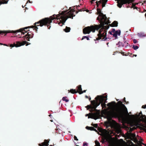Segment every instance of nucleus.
Returning a JSON list of instances; mask_svg holds the SVG:
<instances>
[{
  "mask_svg": "<svg viewBox=\"0 0 146 146\" xmlns=\"http://www.w3.org/2000/svg\"><path fill=\"white\" fill-rule=\"evenodd\" d=\"M109 28V26H104V24L96 25L94 26L92 25L88 26L84 28L83 30V32L84 34H89L91 31L94 32L96 30H98L101 29L99 31V33L98 35V37L97 39L99 40L102 39L103 40H105L107 39L106 37L107 30Z\"/></svg>",
  "mask_w": 146,
  "mask_h": 146,
  "instance_id": "obj_1",
  "label": "nucleus"
},
{
  "mask_svg": "<svg viewBox=\"0 0 146 146\" xmlns=\"http://www.w3.org/2000/svg\"><path fill=\"white\" fill-rule=\"evenodd\" d=\"M51 23V21L49 19L45 18L40 20L37 22L35 23L34 24V25L25 27L15 31L10 30V33H17V32H21L20 33L21 35H24L25 33H27L28 31H29V30H28L27 29H28L30 28H34L33 30L35 29L36 32H37V29H38L37 27L40 26L42 27L44 25L46 26L48 29H49L51 27L50 25Z\"/></svg>",
  "mask_w": 146,
  "mask_h": 146,
  "instance_id": "obj_2",
  "label": "nucleus"
},
{
  "mask_svg": "<svg viewBox=\"0 0 146 146\" xmlns=\"http://www.w3.org/2000/svg\"><path fill=\"white\" fill-rule=\"evenodd\" d=\"M74 11V10L72 9L67 13V16H66L64 15V13L62 12V15L60 16V15H54L50 17L49 19L51 21L54 19H59L60 20V22L58 23V25L60 26H62L63 25H64V23L66 21L68 18L73 19V13H72Z\"/></svg>",
  "mask_w": 146,
  "mask_h": 146,
  "instance_id": "obj_3",
  "label": "nucleus"
},
{
  "mask_svg": "<svg viewBox=\"0 0 146 146\" xmlns=\"http://www.w3.org/2000/svg\"><path fill=\"white\" fill-rule=\"evenodd\" d=\"M121 114L120 112L118 111H112L108 113L107 114V118L108 121L104 122L106 128L109 127H111V128L113 127V124L111 121L113 118H121Z\"/></svg>",
  "mask_w": 146,
  "mask_h": 146,
  "instance_id": "obj_4",
  "label": "nucleus"
},
{
  "mask_svg": "<svg viewBox=\"0 0 146 146\" xmlns=\"http://www.w3.org/2000/svg\"><path fill=\"white\" fill-rule=\"evenodd\" d=\"M105 98H106V97L100 96H98L95 98L96 100H94L91 101V103L92 105V108H90V111L92 112L94 111H97V110L96 109V108L100 104L101 102L106 100L105 99Z\"/></svg>",
  "mask_w": 146,
  "mask_h": 146,
  "instance_id": "obj_5",
  "label": "nucleus"
},
{
  "mask_svg": "<svg viewBox=\"0 0 146 146\" xmlns=\"http://www.w3.org/2000/svg\"><path fill=\"white\" fill-rule=\"evenodd\" d=\"M97 11L98 13L99 14V16L100 17V18H99V17H98L97 19L100 21V24H102V25L104 24V26L105 25H108L110 23L109 20L108 19L106 15H104L101 12L100 9H97Z\"/></svg>",
  "mask_w": 146,
  "mask_h": 146,
  "instance_id": "obj_6",
  "label": "nucleus"
},
{
  "mask_svg": "<svg viewBox=\"0 0 146 146\" xmlns=\"http://www.w3.org/2000/svg\"><path fill=\"white\" fill-rule=\"evenodd\" d=\"M118 104V108L113 110L115 111H119L121 114V117H122L123 116V114L124 113H127L129 115H130L128 113L127 108L125 105L122 104V102L120 101L117 103Z\"/></svg>",
  "mask_w": 146,
  "mask_h": 146,
  "instance_id": "obj_7",
  "label": "nucleus"
},
{
  "mask_svg": "<svg viewBox=\"0 0 146 146\" xmlns=\"http://www.w3.org/2000/svg\"><path fill=\"white\" fill-rule=\"evenodd\" d=\"M27 43H28V42L26 41H23L22 42L20 41H16L13 44H10V47H13L15 46L17 47H19L21 46L24 45L26 44Z\"/></svg>",
  "mask_w": 146,
  "mask_h": 146,
  "instance_id": "obj_8",
  "label": "nucleus"
},
{
  "mask_svg": "<svg viewBox=\"0 0 146 146\" xmlns=\"http://www.w3.org/2000/svg\"><path fill=\"white\" fill-rule=\"evenodd\" d=\"M131 116L133 118H135V117L137 118H139L141 121H144L145 119H146V116L145 115H143L141 111L139 114H136L135 115H132Z\"/></svg>",
  "mask_w": 146,
  "mask_h": 146,
  "instance_id": "obj_9",
  "label": "nucleus"
},
{
  "mask_svg": "<svg viewBox=\"0 0 146 146\" xmlns=\"http://www.w3.org/2000/svg\"><path fill=\"white\" fill-rule=\"evenodd\" d=\"M88 116V118H91L92 119H93L95 120H96L98 119V115L96 113H90L88 114H87L86 115V116H88Z\"/></svg>",
  "mask_w": 146,
  "mask_h": 146,
  "instance_id": "obj_10",
  "label": "nucleus"
},
{
  "mask_svg": "<svg viewBox=\"0 0 146 146\" xmlns=\"http://www.w3.org/2000/svg\"><path fill=\"white\" fill-rule=\"evenodd\" d=\"M127 2L126 0H118L117 6L121 8L123 5L127 4Z\"/></svg>",
  "mask_w": 146,
  "mask_h": 146,
  "instance_id": "obj_11",
  "label": "nucleus"
},
{
  "mask_svg": "<svg viewBox=\"0 0 146 146\" xmlns=\"http://www.w3.org/2000/svg\"><path fill=\"white\" fill-rule=\"evenodd\" d=\"M33 34L31 32H28L27 34L25 35V37L26 39V40L28 41H30L29 39L33 37Z\"/></svg>",
  "mask_w": 146,
  "mask_h": 146,
  "instance_id": "obj_12",
  "label": "nucleus"
},
{
  "mask_svg": "<svg viewBox=\"0 0 146 146\" xmlns=\"http://www.w3.org/2000/svg\"><path fill=\"white\" fill-rule=\"evenodd\" d=\"M49 142V140H48L45 139L44 141V142H43L41 143V144H39L38 145L39 146H48L49 145L48 143Z\"/></svg>",
  "mask_w": 146,
  "mask_h": 146,
  "instance_id": "obj_13",
  "label": "nucleus"
},
{
  "mask_svg": "<svg viewBox=\"0 0 146 146\" xmlns=\"http://www.w3.org/2000/svg\"><path fill=\"white\" fill-rule=\"evenodd\" d=\"M121 31L120 30L116 31L115 32L113 35V36L116 38H117V35L119 36L120 35Z\"/></svg>",
  "mask_w": 146,
  "mask_h": 146,
  "instance_id": "obj_14",
  "label": "nucleus"
},
{
  "mask_svg": "<svg viewBox=\"0 0 146 146\" xmlns=\"http://www.w3.org/2000/svg\"><path fill=\"white\" fill-rule=\"evenodd\" d=\"M118 23L117 21H114L111 24H110L109 25H108L107 26L109 25L111 27H117L118 26Z\"/></svg>",
  "mask_w": 146,
  "mask_h": 146,
  "instance_id": "obj_15",
  "label": "nucleus"
},
{
  "mask_svg": "<svg viewBox=\"0 0 146 146\" xmlns=\"http://www.w3.org/2000/svg\"><path fill=\"white\" fill-rule=\"evenodd\" d=\"M123 43L122 44V46L123 47L125 46V48H127L129 46V44L125 40V37L123 38Z\"/></svg>",
  "mask_w": 146,
  "mask_h": 146,
  "instance_id": "obj_16",
  "label": "nucleus"
},
{
  "mask_svg": "<svg viewBox=\"0 0 146 146\" xmlns=\"http://www.w3.org/2000/svg\"><path fill=\"white\" fill-rule=\"evenodd\" d=\"M104 96L106 97V98H105V99L106 100L104 101V102H102L101 103V106L102 108H103L106 107V104H105V103H107L106 100H107V96Z\"/></svg>",
  "mask_w": 146,
  "mask_h": 146,
  "instance_id": "obj_17",
  "label": "nucleus"
},
{
  "mask_svg": "<svg viewBox=\"0 0 146 146\" xmlns=\"http://www.w3.org/2000/svg\"><path fill=\"white\" fill-rule=\"evenodd\" d=\"M9 33V31H1L0 30V34L1 35H3L4 34H5L6 35L7 33ZM0 44L1 45H3V44L2 43H0Z\"/></svg>",
  "mask_w": 146,
  "mask_h": 146,
  "instance_id": "obj_18",
  "label": "nucleus"
},
{
  "mask_svg": "<svg viewBox=\"0 0 146 146\" xmlns=\"http://www.w3.org/2000/svg\"><path fill=\"white\" fill-rule=\"evenodd\" d=\"M68 92H70L72 94H74L78 92V91L76 89H71L70 90H68Z\"/></svg>",
  "mask_w": 146,
  "mask_h": 146,
  "instance_id": "obj_19",
  "label": "nucleus"
},
{
  "mask_svg": "<svg viewBox=\"0 0 146 146\" xmlns=\"http://www.w3.org/2000/svg\"><path fill=\"white\" fill-rule=\"evenodd\" d=\"M115 104L116 103L115 102H112L108 103L107 105L109 106L113 107L115 106Z\"/></svg>",
  "mask_w": 146,
  "mask_h": 146,
  "instance_id": "obj_20",
  "label": "nucleus"
},
{
  "mask_svg": "<svg viewBox=\"0 0 146 146\" xmlns=\"http://www.w3.org/2000/svg\"><path fill=\"white\" fill-rule=\"evenodd\" d=\"M8 1V0H0V5L2 4H6Z\"/></svg>",
  "mask_w": 146,
  "mask_h": 146,
  "instance_id": "obj_21",
  "label": "nucleus"
},
{
  "mask_svg": "<svg viewBox=\"0 0 146 146\" xmlns=\"http://www.w3.org/2000/svg\"><path fill=\"white\" fill-rule=\"evenodd\" d=\"M108 0H100L99 1H97L96 2V3H99L100 4L102 3V2H105L106 3Z\"/></svg>",
  "mask_w": 146,
  "mask_h": 146,
  "instance_id": "obj_22",
  "label": "nucleus"
},
{
  "mask_svg": "<svg viewBox=\"0 0 146 146\" xmlns=\"http://www.w3.org/2000/svg\"><path fill=\"white\" fill-rule=\"evenodd\" d=\"M70 27H66L65 29H64V31L66 33L69 32L70 31Z\"/></svg>",
  "mask_w": 146,
  "mask_h": 146,
  "instance_id": "obj_23",
  "label": "nucleus"
},
{
  "mask_svg": "<svg viewBox=\"0 0 146 146\" xmlns=\"http://www.w3.org/2000/svg\"><path fill=\"white\" fill-rule=\"evenodd\" d=\"M86 128L90 130H94L97 131L96 130L92 127H90L87 126L86 127Z\"/></svg>",
  "mask_w": 146,
  "mask_h": 146,
  "instance_id": "obj_24",
  "label": "nucleus"
},
{
  "mask_svg": "<svg viewBox=\"0 0 146 146\" xmlns=\"http://www.w3.org/2000/svg\"><path fill=\"white\" fill-rule=\"evenodd\" d=\"M77 87L78 88V89L77 91H78V92L79 93V92H81L82 90L81 86L79 85Z\"/></svg>",
  "mask_w": 146,
  "mask_h": 146,
  "instance_id": "obj_25",
  "label": "nucleus"
},
{
  "mask_svg": "<svg viewBox=\"0 0 146 146\" xmlns=\"http://www.w3.org/2000/svg\"><path fill=\"white\" fill-rule=\"evenodd\" d=\"M67 97H63L62 98V100L64 101H65L66 102H68L69 101V100H68L67 99Z\"/></svg>",
  "mask_w": 146,
  "mask_h": 146,
  "instance_id": "obj_26",
  "label": "nucleus"
},
{
  "mask_svg": "<svg viewBox=\"0 0 146 146\" xmlns=\"http://www.w3.org/2000/svg\"><path fill=\"white\" fill-rule=\"evenodd\" d=\"M96 145L95 146H101L100 143L98 141H95Z\"/></svg>",
  "mask_w": 146,
  "mask_h": 146,
  "instance_id": "obj_27",
  "label": "nucleus"
},
{
  "mask_svg": "<svg viewBox=\"0 0 146 146\" xmlns=\"http://www.w3.org/2000/svg\"><path fill=\"white\" fill-rule=\"evenodd\" d=\"M132 47L135 50H136V49H137L139 48L138 46H137L134 45H133V46Z\"/></svg>",
  "mask_w": 146,
  "mask_h": 146,
  "instance_id": "obj_28",
  "label": "nucleus"
},
{
  "mask_svg": "<svg viewBox=\"0 0 146 146\" xmlns=\"http://www.w3.org/2000/svg\"><path fill=\"white\" fill-rule=\"evenodd\" d=\"M127 1V4H129V3L133 2L134 0H126Z\"/></svg>",
  "mask_w": 146,
  "mask_h": 146,
  "instance_id": "obj_29",
  "label": "nucleus"
},
{
  "mask_svg": "<svg viewBox=\"0 0 146 146\" xmlns=\"http://www.w3.org/2000/svg\"><path fill=\"white\" fill-rule=\"evenodd\" d=\"M85 38H86L87 39V40H89V38L87 36H83V37H82V38L81 39V40H82Z\"/></svg>",
  "mask_w": 146,
  "mask_h": 146,
  "instance_id": "obj_30",
  "label": "nucleus"
},
{
  "mask_svg": "<svg viewBox=\"0 0 146 146\" xmlns=\"http://www.w3.org/2000/svg\"><path fill=\"white\" fill-rule=\"evenodd\" d=\"M92 105H88L86 107L87 108V110H88L89 109H90V108H92Z\"/></svg>",
  "mask_w": 146,
  "mask_h": 146,
  "instance_id": "obj_31",
  "label": "nucleus"
},
{
  "mask_svg": "<svg viewBox=\"0 0 146 146\" xmlns=\"http://www.w3.org/2000/svg\"><path fill=\"white\" fill-rule=\"evenodd\" d=\"M136 129V127H133L132 128H130V131H132L133 130H135Z\"/></svg>",
  "mask_w": 146,
  "mask_h": 146,
  "instance_id": "obj_32",
  "label": "nucleus"
},
{
  "mask_svg": "<svg viewBox=\"0 0 146 146\" xmlns=\"http://www.w3.org/2000/svg\"><path fill=\"white\" fill-rule=\"evenodd\" d=\"M18 33H19V35L20 36L19 37V38H20L22 36V35H21L20 33L21 32H17V33H15L16 35Z\"/></svg>",
  "mask_w": 146,
  "mask_h": 146,
  "instance_id": "obj_33",
  "label": "nucleus"
},
{
  "mask_svg": "<svg viewBox=\"0 0 146 146\" xmlns=\"http://www.w3.org/2000/svg\"><path fill=\"white\" fill-rule=\"evenodd\" d=\"M139 36L140 37H143L145 36V35L143 33H138Z\"/></svg>",
  "mask_w": 146,
  "mask_h": 146,
  "instance_id": "obj_34",
  "label": "nucleus"
},
{
  "mask_svg": "<svg viewBox=\"0 0 146 146\" xmlns=\"http://www.w3.org/2000/svg\"><path fill=\"white\" fill-rule=\"evenodd\" d=\"M123 101L125 103L127 104H128L129 103L128 102H127L125 100V98H124L123 99Z\"/></svg>",
  "mask_w": 146,
  "mask_h": 146,
  "instance_id": "obj_35",
  "label": "nucleus"
},
{
  "mask_svg": "<svg viewBox=\"0 0 146 146\" xmlns=\"http://www.w3.org/2000/svg\"><path fill=\"white\" fill-rule=\"evenodd\" d=\"M86 90H84V91H82H82L81 92H79V94H81L84 93H85V92H86Z\"/></svg>",
  "mask_w": 146,
  "mask_h": 146,
  "instance_id": "obj_36",
  "label": "nucleus"
},
{
  "mask_svg": "<svg viewBox=\"0 0 146 146\" xmlns=\"http://www.w3.org/2000/svg\"><path fill=\"white\" fill-rule=\"evenodd\" d=\"M102 7H104L105 6L106 4V3H105V2H102Z\"/></svg>",
  "mask_w": 146,
  "mask_h": 146,
  "instance_id": "obj_37",
  "label": "nucleus"
},
{
  "mask_svg": "<svg viewBox=\"0 0 146 146\" xmlns=\"http://www.w3.org/2000/svg\"><path fill=\"white\" fill-rule=\"evenodd\" d=\"M93 125L95 128H97L98 126V125L97 124H94Z\"/></svg>",
  "mask_w": 146,
  "mask_h": 146,
  "instance_id": "obj_38",
  "label": "nucleus"
},
{
  "mask_svg": "<svg viewBox=\"0 0 146 146\" xmlns=\"http://www.w3.org/2000/svg\"><path fill=\"white\" fill-rule=\"evenodd\" d=\"M133 41V43H136L137 42V41L135 39H134Z\"/></svg>",
  "mask_w": 146,
  "mask_h": 146,
  "instance_id": "obj_39",
  "label": "nucleus"
},
{
  "mask_svg": "<svg viewBox=\"0 0 146 146\" xmlns=\"http://www.w3.org/2000/svg\"><path fill=\"white\" fill-rule=\"evenodd\" d=\"M74 139L75 140H76V141H78V139H77V137L76 136H74Z\"/></svg>",
  "mask_w": 146,
  "mask_h": 146,
  "instance_id": "obj_40",
  "label": "nucleus"
},
{
  "mask_svg": "<svg viewBox=\"0 0 146 146\" xmlns=\"http://www.w3.org/2000/svg\"><path fill=\"white\" fill-rule=\"evenodd\" d=\"M142 108L143 109H145L146 108V104L143 105L142 107Z\"/></svg>",
  "mask_w": 146,
  "mask_h": 146,
  "instance_id": "obj_41",
  "label": "nucleus"
},
{
  "mask_svg": "<svg viewBox=\"0 0 146 146\" xmlns=\"http://www.w3.org/2000/svg\"><path fill=\"white\" fill-rule=\"evenodd\" d=\"M88 143H84L83 144V146H85V145H87Z\"/></svg>",
  "mask_w": 146,
  "mask_h": 146,
  "instance_id": "obj_42",
  "label": "nucleus"
},
{
  "mask_svg": "<svg viewBox=\"0 0 146 146\" xmlns=\"http://www.w3.org/2000/svg\"><path fill=\"white\" fill-rule=\"evenodd\" d=\"M112 33H115V29H112L111 31Z\"/></svg>",
  "mask_w": 146,
  "mask_h": 146,
  "instance_id": "obj_43",
  "label": "nucleus"
},
{
  "mask_svg": "<svg viewBox=\"0 0 146 146\" xmlns=\"http://www.w3.org/2000/svg\"><path fill=\"white\" fill-rule=\"evenodd\" d=\"M121 54L123 55H125V56H127L128 55L127 54V55H126V54H124V52H121Z\"/></svg>",
  "mask_w": 146,
  "mask_h": 146,
  "instance_id": "obj_44",
  "label": "nucleus"
},
{
  "mask_svg": "<svg viewBox=\"0 0 146 146\" xmlns=\"http://www.w3.org/2000/svg\"><path fill=\"white\" fill-rule=\"evenodd\" d=\"M85 11V10H83V9H80V10H79V11Z\"/></svg>",
  "mask_w": 146,
  "mask_h": 146,
  "instance_id": "obj_45",
  "label": "nucleus"
},
{
  "mask_svg": "<svg viewBox=\"0 0 146 146\" xmlns=\"http://www.w3.org/2000/svg\"><path fill=\"white\" fill-rule=\"evenodd\" d=\"M109 33L110 34V35H113V34H112V31H109Z\"/></svg>",
  "mask_w": 146,
  "mask_h": 146,
  "instance_id": "obj_46",
  "label": "nucleus"
},
{
  "mask_svg": "<svg viewBox=\"0 0 146 146\" xmlns=\"http://www.w3.org/2000/svg\"><path fill=\"white\" fill-rule=\"evenodd\" d=\"M93 1V0H92L91 1H90V2L92 4L93 3V1Z\"/></svg>",
  "mask_w": 146,
  "mask_h": 146,
  "instance_id": "obj_47",
  "label": "nucleus"
},
{
  "mask_svg": "<svg viewBox=\"0 0 146 146\" xmlns=\"http://www.w3.org/2000/svg\"><path fill=\"white\" fill-rule=\"evenodd\" d=\"M96 5H97V7H99V3H96Z\"/></svg>",
  "mask_w": 146,
  "mask_h": 146,
  "instance_id": "obj_48",
  "label": "nucleus"
},
{
  "mask_svg": "<svg viewBox=\"0 0 146 146\" xmlns=\"http://www.w3.org/2000/svg\"><path fill=\"white\" fill-rule=\"evenodd\" d=\"M28 1L29 3H32V2H31L29 0H28Z\"/></svg>",
  "mask_w": 146,
  "mask_h": 146,
  "instance_id": "obj_49",
  "label": "nucleus"
},
{
  "mask_svg": "<svg viewBox=\"0 0 146 146\" xmlns=\"http://www.w3.org/2000/svg\"><path fill=\"white\" fill-rule=\"evenodd\" d=\"M132 135H134V136H135V134H132Z\"/></svg>",
  "mask_w": 146,
  "mask_h": 146,
  "instance_id": "obj_50",
  "label": "nucleus"
},
{
  "mask_svg": "<svg viewBox=\"0 0 146 146\" xmlns=\"http://www.w3.org/2000/svg\"><path fill=\"white\" fill-rule=\"evenodd\" d=\"M142 144L144 145L145 146H146V144H144V143H142Z\"/></svg>",
  "mask_w": 146,
  "mask_h": 146,
  "instance_id": "obj_51",
  "label": "nucleus"
},
{
  "mask_svg": "<svg viewBox=\"0 0 146 146\" xmlns=\"http://www.w3.org/2000/svg\"><path fill=\"white\" fill-rule=\"evenodd\" d=\"M86 11L87 12H88L89 11V10H87Z\"/></svg>",
  "mask_w": 146,
  "mask_h": 146,
  "instance_id": "obj_52",
  "label": "nucleus"
},
{
  "mask_svg": "<svg viewBox=\"0 0 146 146\" xmlns=\"http://www.w3.org/2000/svg\"><path fill=\"white\" fill-rule=\"evenodd\" d=\"M112 121L114 122V123H115V121L114 120H112Z\"/></svg>",
  "mask_w": 146,
  "mask_h": 146,
  "instance_id": "obj_53",
  "label": "nucleus"
},
{
  "mask_svg": "<svg viewBox=\"0 0 146 146\" xmlns=\"http://www.w3.org/2000/svg\"><path fill=\"white\" fill-rule=\"evenodd\" d=\"M85 97L86 98H88V97L87 96H85Z\"/></svg>",
  "mask_w": 146,
  "mask_h": 146,
  "instance_id": "obj_54",
  "label": "nucleus"
},
{
  "mask_svg": "<svg viewBox=\"0 0 146 146\" xmlns=\"http://www.w3.org/2000/svg\"><path fill=\"white\" fill-rule=\"evenodd\" d=\"M144 3H146V0L144 1Z\"/></svg>",
  "mask_w": 146,
  "mask_h": 146,
  "instance_id": "obj_55",
  "label": "nucleus"
},
{
  "mask_svg": "<svg viewBox=\"0 0 146 146\" xmlns=\"http://www.w3.org/2000/svg\"><path fill=\"white\" fill-rule=\"evenodd\" d=\"M91 98H89V100L90 101V100H91Z\"/></svg>",
  "mask_w": 146,
  "mask_h": 146,
  "instance_id": "obj_56",
  "label": "nucleus"
},
{
  "mask_svg": "<svg viewBox=\"0 0 146 146\" xmlns=\"http://www.w3.org/2000/svg\"><path fill=\"white\" fill-rule=\"evenodd\" d=\"M77 9L79 10V9H78V6H77Z\"/></svg>",
  "mask_w": 146,
  "mask_h": 146,
  "instance_id": "obj_57",
  "label": "nucleus"
},
{
  "mask_svg": "<svg viewBox=\"0 0 146 146\" xmlns=\"http://www.w3.org/2000/svg\"><path fill=\"white\" fill-rule=\"evenodd\" d=\"M120 43V42H118V44H119Z\"/></svg>",
  "mask_w": 146,
  "mask_h": 146,
  "instance_id": "obj_58",
  "label": "nucleus"
},
{
  "mask_svg": "<svg viewBox=\"0 0 146 146\" xmlns=\"http://www.w3.org/2000/svg\"><path fill=\"white\" fill-rule=\"evenodd\" d=\"M134 55V56H137V55Z\"/></svg>",
  "mask_w": 146,
  "mask_h": 146,
  "instance_id": "obj_59",
  "label": "nucleus"
},
{
  "mask_svg": "<svg viewBox=\"0 0 146 146\" xmlns=\"http://www.w3.org/2000/svg\"><path fill=\"white\" fill-rule=\"evenodd\" d=\"M128 55H129V54H130V53H129V52H128Z\"/></svg>",
  "mask_w": 146,
  "mask_h": 146,
  "instance_id": "obj_60",
  "label": "nucleus"
},
{
  "mask_svg": "<svg viewBox=\"0 0 146 146\" xmlns=\"http://www.w3.org/2000/svg\"><path fill=\"white\" fill-rule=\"evenodd\" d=\"M104 140H103V142H102V143H104Z\"/></svg>",
  "mask_w": 146,
  "mask_h": 146,
  "instance_id": "obj_61",
  "label": "nucleus"
},
{
  "mask_svg": "<svg viewBox=\"0 0 146 146\" xmlns=\"http://www.w3.org/2000/svg\"><path fill=\"white\" fill-rule=\"evenodd\" d=\"M3 45H6V46H9L8 45H6V44H3Z\"/></svg>",
  "mask_w": 146,
  "mask_h": 146,
  "instance_id": "obj_62",
  "label": "nucleus"
},
{
  "mask_svg": "<svg viewBox=\"0 0 146 146\" xmlns=\"http://www.w3.org/2000/svg\"><path fill=\"white\" fill-rule=\"evenodd\" d=\"M145 17H146V13H145Z\"/></svg>",
  "mask_w": 146,
  "mask_h": 146,
  "instance_id": "obj_63",
  "label": "nucleus"
},
{
  "mask_svg": "<svg viewBox=\"0 0 146 146\" xmlns=\"http://www.w3.org/2000/svg\"><path fill=\"white\" fill-rule=\"evenodd\" d=\"M129 113H130V114H131V112H129Z\"/></svg>",
  "mask_w": 146,
  "mask_h": 146,
  "instance_id": "obj_64",
  "label": "nucleus"
}]
</instances>
